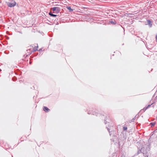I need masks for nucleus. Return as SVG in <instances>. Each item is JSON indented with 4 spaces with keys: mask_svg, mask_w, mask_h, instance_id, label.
Returning <instances> with one entry per match:
<instances>
[{
    "mask_svg": "<svg viewBox=\"0 0 157 157\" xmlns=\"http://www.w3.org/2000/svg\"><path fill=\"white\" fill-rule=\"evenodd\" d=\"M16 3L14 2H10V3H7V5L8 6L10 7H12L14 6L15 5Z\"/></svg>",
    "mask_w": 157,
    "mask_h": 157,
    "instance_id": "obj_1",
    "label": "nucleus"
},
{
    "mask_svg": "<svg viewBox=\"0 0 157 157\" xmlns=\"http://www.w3.org/2000/svg\"><path fill=\"white\" fill-rule=\"evenodd\" d=\"M52 9L53 11H54L56 10L58 11H59V8L58 7H54L52 8Z\"/></svg>",
    "mask_w": 157,
    "mask_h": 157,
    "instance_id": "obj_2",
    "label": "nucleus"
},
{
    "mask_svg": "<svg viewBox=\"0 0 157 157\" xmlns=\"http://www.w3.org/2000/svg\"><path fill=\"white\" fill-rule=\"evenodd\" d=\"M43 110L45 112H48L50 111V109L47 107L45 106L44 107Z\"/></svg>",
    "mask_w": 157,
    "mask_h": 157,
    "instance_id": "obj_3",
    "label": "nucleus"
},
{
    "mask_svg": "<svg viewBox=\"0 0 157 157\" xmlns=\"http://www.w3.org/2000/svg\"><path fill=\"white\" fill-rule=\"evenodd\" d=\"M66 8L68 10H69L70 12H72L73 11L74 9H72L70 7L67 6L66 7Z\"/></svg>",
    "mask_w": 157,
    "mask_h": 157,
    "instance_id": "obj_4",
    "label": "nucleus"
},
{
    "mask_svg": "<svg viewBox=\"0 0 157 157\" xmlns=\"http://www.w3.org/2000/svg\"><path fill=\"white\" fill-rule=\"evenodd\" d=\"M49 15H50L52 17H56L57 16L56 15L52 13H51V12H50L49 13Z\"/></svg>",
    "mask_w": 157,
    "mask_h": 157,
    "instance_id": "obj_5",
    "label": "nucleus"
},
{
    "mask_svg": "<svg viewBox=\"0 0 157 157\" xmlns=\"http://www.w3.org/2000/svg\"><path fill=\"white\" fill-rule=\"evenodd\" d=\"M150 106V105H149L146 108H144L143 109V110L144 111H145L147 108H148Z\"/></svg>",
    "mask_w": 157,
    "mask_h": 157,
    "instance_id": "obj_6",
    "label": "nucleus"
},
{
    "mask_svg": "<svg viewBox=\"0 0 157 157\" xmlns=\"http://www.w3.org/2000/svg\"><path fill=\"white\" fill-rule=\"evenodd\" d=\"M135 119L134 118H133L132 120L129 121V122L131 123L132 122H133L134 121Z\"/></svg>",
    "mask_w": 157,
    "mask_h": 157,
    "instance_id": "obj_7",
    "label": "nucleus"
},
{
    "mask_svg": "<svg viewBox=\"0 0 157 157\" xmlns=\"http://www.w3.org/2000/svg\"><path fill=\"white\" fill-rule=\"evenodd\" d=\"M127 127L124 126L123 127V129L124 130H126L127 129Z\"/></svg>",
    "mask_w": 157,
    "mask_h": 157,
    "instance_id": "obj_8",
    "label": "nucleus"
},
{
    "mask_svg": "<svg viewBox=\"0 0 157 157\" xmlns=\"http://www.w3.org/2000/svg\"><path fill=\"white\" fill-rule=\"evenodd\" d=\"M147 21L149 24H150L151 22V21L149 20H147Z\"/></svg>",
    "mask_w": 157,
    "mask_h": 157,
    "instance_id": "obj_9",
    "label": "nucleus"
},
{
    "mask_svg": "<svg viewBox=\"0 0 157 157\" xmlns=\"http://www.w3.org/2000/svg\"><path fill=\"white\" fill-rule=\"evenodd\" d=\"M151 125L152 126H154V125H155V123H153V122H152L151 123Z\"/></svg>",
    "mask_w": 157,
    "mask_h": 157,
    "instance_id": "obj_10",
    "label": "nucleus"
},
{
    "mask_svg": "<svg viewBox=\"0 0 157 157\" xmlns=\"http://www.w3.org/2000/svg\"><path fill=\"white\" fill-rule=\"evenodd\" d=\"M156 41L157 42V35L155 37Z\"/></svg>",
    "mask_w": 157,
    "mask_h": 157,
    "instance_id": "obj_11",
    "label": "nucleus"
},
{
    "mask_svg": "<svg viewBox=\"0 0 157 157\" xmlns=\"http://www.w3.org/2000/svg\"><path fill=\"white\" fill-rule=\"evenodd\" d=\"M111 22L112 23H113V21H111Z\"/></svg>",
    "mask_w": 157,
    "mask_h": 157,
    "instance_id": "obj_12",
    "label": "nucleus"
}]
</instances>
